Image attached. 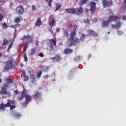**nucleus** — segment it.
Returning a JSON list of instances; mask_svg holds the SVG:
<instances>
[{"label": "nucleus", "mask_w": 126, "mask_h": 126, "mask_svg": "<svg viewBox=\"0 0 126 126\" xmlns=\"http://www.w3.org/2000/svg\"><path fill=\"white\" fill-rule=\"evenodd\" d=\"M76 36V31L74 30L70 34V37L67 40V44H69L68 47H72L74 46V43H79V39L74 37Z\"/></svg>", "instance_id": "obj_1"}, {"label": "nucleus", "mask_w": 126, "mask_h": 126, "mask_svg": "<svg viewBox=\"0 0 126 126\" xmlns=\"http://www.w3.org/2000/svg\"><path fill=\"white\" fill-rule=\"evenodd\" d=\"M4 81L6 83H4L2 85V90L0 91V94H7V88H8V84L10 83H13V80L10 78H7L4 80Z\"/></svg>", "instance_id": "obj_2"}, {"label": "nucleus", "mask_w": 126, "mask_h": 126, "mask_svg": "<svg viewBox=\"0 0 126 126\" xmlns=\"http://www.w3.org/2000/svg\"><path fill=\"white\" fill-rule=\"evenodd\" d=\"M4 65L5 70H10V69H12L14 67V64L12 60H8L5 62Z\"/></svg>", "instance_id": "obj_3"}, {"label": "nucleus", "mask_w": 126, "mask_h": 126, "mask_svg": "<svg viewBox=\"0 0 126 126\" xmlns=\"http://www.w3.org/2000/svg\"><path fill=\"white\" fill-rule=\"evenodd\" d=\"M57 45V40L56 39H50L49 40V51L50 52H54V46H56Z\"/></svg>", "instance_id": "obj_4"}, {"label": "nucleus", "mask_w": 126, "mask_h": 126, "mask_svg": "<svg viewBox=\"0 0 126 126\" xmlns=\"http://www.w3.org/2000/svg\"><path fill=\"white\" fill-rule=\"evenodd\" d=\"M91 8L90 9V11H91L92 14H94V12L96 11V3L94 1L90 2Z\"/></svg>", "instance_id": "obj_5"}, {"label": "nucleus", "mask_w": 126, "mask_h": 126, "mask_svg": "<svg viewBox=\"0 0 126 126\" xmlns=\"http://www.w3.org/2000/svg\"><path fill=\"white\" fill-rule=\"evenodd\" d=\"M16 11L19 15H22L24 13V8L22 6H18L16 8Z\"/></svg>", "instance_id": "obj_6"}, {"label": "nucleus", "mask_w": 126, "mask_h": 126, "mask_svg": "<svg viewBox=\"0 0 126 126\" xmlns=\"http://www.w3.org/2000/svg\"><path fill=\"white\" fill-rule=\"evenodd\" d=\"M87 32L88 34V35H90V36H92V37H98V33L95 32L94 31L92 30H88L87 31Z\"/></svg>", "instance_id": "obj_7"}, {"label": "nucleus", "mask_w": 126, "mask_h": 126, "mask_svg": "<svg viewBox=\"0 0 126 126\" xmlns=\"http://www.w3.org/2000/svg\"><path fill=\"white\" fill-rule=\"evenodd\" d=\"M112 4H113V1L112 0L109 1H107V0H102V5L104 7H109V6Z\"/></svg>", "instance_id": "obj_8"}, {"label": "nucleus", "mask_w": 126, "mask_h": 126, "mask_svg": "<svg viewBox=\"0 0 126 126\" xmlns=\"http://www.w3.org/2000/svg\"><path fill=\"white\" fill-rule=\"evenodd\" d=\"M41 96H42V94L41 93V92L36 91L34 92L33 99L34 100H38V99H40V98H41Z\"/></svg>", "instance_id": "obj_9"}, {"label": "nucleus", "mask_w": 126, "mask_h": 126, "mask_svg": "<svg viewBox=\"0 0 126 126\" xmlns=\"http://www.w3.org/2000/svg\"><path fill=\"white\" fill-rule=\"evenodd\" d=\"M118 19H121V17L118 16H112L109 17L108 20L109 22H112L113 21H117Z\"/></svg>", "instance_id": "obj_10"}, {"label": "nucleus", "mask_w": 126, "mask_h": 126, "mask_svg": "<svg viewBox=\"0 0 126 126\" xmlns=\"http://www.w3.org/2000/svg\"><path fill=\"white\" fill-rule=\"evenodd\" d=\"M10 104L7 102L5 104L3 103L0 104V110L1 111H5V108L10 106Z\"/></svg>", "instance_id": "obj_11"}, {"label": "nucleus", "mask_w": 126, "mask_h": 126, "mask_svg": "<svg viewBox=\"0 0 126 126\" xmlns=\"http://www.w3.org/2000/svg\"><path fill=\"white\" fill-rule=\"evenodd\" d=\"M26 94H27V90L24 89L21 94V96L19 97V101H22V100H23V98L26 96Z\"/></svg>", "instance_id": "obj_12"}, {"label": "nucleus", "mask_w": 126, "mask_h": 126, "mask_svg": "<svg viewBox=\"0 0 126 126\" xmlns=\"http://www.w3.org/2000/svg\"><path fill=\"white\" fill-rule=\"evenodd\" d=\"M25 39H27L28 40V39L30 40V43H31L32 44V43H33V38H32V37L29 35H24V36L23 37H22L21 40H22V41L25 40Z\"/></svg>", "instance_id": "obj_13"}, {"label": "nucleus", "mask_w": 126, "mask_h": 126, "mask_svg": "<svg viewBox=\"0 0 126 126\" xmlns=\"http://www.w3.org/2000/svg\"><path fill=\"white\" fill-rule=\"evenodd\" d=\"M7 103L10 104V106L8 107H10V110H12L13 109H15V106H14V105H11L14 104V101L8 99L7 100Z\"/></svg>", "instance_id": "obj_14"}, {"label": "nucleus", "mask_w": 126, "mask_h": 126, "mask_svg": "<svg viewBox=\"0 0 126 126\" xmlns=\"http://www.w3.org/2000/svg\"><path fill=\"white\" fill-rule=\"evenodd\" d=\"M65 12L66 13H71V14H74L75 13V9L74 8L66 9Z\"/></svg>", "instance_id": "obj_15"}, {"label": "nucleus", "mask_w": 126, "mask_h": 126, "mask_svg": "<svg viewBox=\"0 0 126 126\" xmlns=\"http://www.w3.org/2000/svg\"><path fill=\"white\" fill-rule=\"evenodd\" d=\"M110 22H109L108 20L107 21H103L102 23L101 26L104 28H107L108 26H109V24Z\"/></svg>", "instance_id": "obj_16"}, {"label": "nucleus", "mask_w": 126, "mask_h": 126, "mask_svg": "<svg viewBox=\"0 0 126 126\" xmlns=\"http://www.w3.org/2000/svg\"><path fill=\"white\" fill-rule=\"evenodd\" d=\"M25 97L26 101L28 102V103H29L30 102H31V101H32V96H31V95L26 94V95Z\"/></svg>", "instance_id": "obj_17"}, {"label": "nucleus", "mask_w": 126, "mask_h": 126, "mask_svg": "<svg viewBox=\"0 0 126 126\" xmlns=\"http://www.w3.org/2000/svg\"><path fill=\"white\" fill-rule=\"evenodd\" d=\"M83 11V8L82 7H79L77 10H75V13L77 15H79Z\"/></svg>", "instance_id": "obj_18"}, {"label": "nucleus", "mask_w": 126, "mask_h": 126, "mask_svg": "<svg viewBox=\"0 0 126 126\" xmlns=\"http://www.w3.org/2000/svg\"><path fill=\"white\" fill-rule=\"evenodd\" d=\"M73 51L72 49H69V48H66L64 51L63 53L65 54V55H67V54H71V53H72Z\"/></svg>", "instance_id": "obj_19"}, {"label": "nucleus", "mask_w": 126, "mask_h": 126, "mask_svg": "<svg viewBox=\"0 0 126 126\" xmlns=\"http://www.w3.org/2000/svg\"><path fill=\"white\" fill-rule=\"evenodd\" d=\"M35 25L36 26H40L42 25V22L41 21V19L40 18L37 19Z\"/></svg>", "instance_id": "obj_20"}, {"label": "nucleus", "mask_w": 126, "mask_h": 126, "mask_svg": "<svg viewBox=\"0 0 126 126\" xmlns=\"http://www.w3.org/2000/svg\"><path fill=\"white\" fill-rule=\"evenodd\" d=\"M22 20H23V18L22 17H17L14 19V21L16 23H19V22Z\"/></svg>", "instance_id": "obj_21"}, {"label": "nucleus", "mask_w": 126, "mask_h": 126, "mask_svg": "<svg viewBox=\"0 0 126 126\" xmlns=\"http://www.w3.org/2000/svg\"><path fill=\"white\" fill-rule=\"evenodd\" d=\"M87 1V0H80V1L79 2V5L80 6H82L83 4H85V3H86Z\"/></svg>", "instance_id": "obj_22"}, {"label": "nucleus", "mask_w": 126, "mask_h": 126, "mask_svg": "<svg viewBox=\"0 0 126 126\" xmlns=\"http://www.w3.org/2000/svg\"><path fill=\"white\" fill-rule=\"evenodd\" d=\"M63 37H66V38L68 37V31L67 30H63Z\"/></svg>", "instance_id": "obj_23"}, {"label": "nucleus", "mask_w": 126, "mask_h": 126, "mask_svg": "<svg viewBox=\"0 0 126 126\" xmlns=\"http://www.w3.org/2000/svg\"><path fill=\"white\" fill-rule=\"evenodd\" d=\"M61 57L60 55H57L55 57L51 58V60H56V61H59L61 60Z\"/></svg>", "instance_id": "obj_24"}, {"label": "nucleus", "mask_w": 126, "mask_h": 126, "mask_svg": "<svg viewBox=\"0 0 126 126\" xmlns=\"http://www.w3.org/2000/svg\"><path fill=\"white\" fill-rule=\"evenodd\" d=\"M35 53H36V49L35 48L31 49L30 54L31 56H33V55H34Z\"/></svg>", "instance_id": "obj_25"}, {"label": "nucleus", "mask_w": 126, "mask_h": 126, "mask_svg": "<svg viewBox=\"0 0 126 126\" xmlns=\"http://www.w3.org/2000/svg\"><path fill=\"white\" fill-rule=\"evenodd\" d=\"M49 68L50 67H49V66H44L42 67L43 71H45V72H47L49 70Z\"/></svg>", "instance_id": "obj_26"}, {"label": "nucleus", "mask_w": 126, "mask_h": 126, "mask_svg": "<svg viewBox=\"0 0 126 126\" xmlns=\"http://www.w3.org/2000/svg\"><path fill=\"white\" fill-rule=\"evenodd\" d=\"M55 22V19H52L49 25L50 27H53L54 25H56V24Z\"/></svg>", "instance_id": "obj_27"}, {"label": "nucleus", "mask_w": 126, "mask_h": 126, "mask_svg": "<svg viewBox=\"0 0 126 126\" xmlns=\"http://www.w3.org/2000/svg\"><path fill=\"white\" fill-rule=\"evenodd\" d=\"M85 37H86L85 34H83L82 35V36L80 37V39H79V42H80V41L81 42H83V41H84V40H85Z\"/></svg>", "instance_id": "obj_28"}, {"label": "nucleus", "mask_w": 126, "mask_h": 126, "mask_svg": "<svg viewBox=\"0 0 126 126\" xmlns=\"http://www.w3.org/2000/svg\"><path fill=\"white\" fill-rule=\"evenodd\" d=\"M7 44H8V40H7V39H6V38H4L3 40L2 45L6 46V45H7Z\"/></svg>", "instance_id": "obj_29"}, {"label": "nucleus", "mask_w": 126, "mask_h": 126, "mask_svg": "<svg viewBox=\"0 0 126 126\" xmlns=\"http://www.w3.org/2000/svg\"><path fill=\"white\" fill-rule=\"evenodd\" d=\"M28 47V43L27 42H26L25 44H24V46L23 47V51L25 52V51H26V50H27V48Z\"/></svg>", "instance_id": "obj_30"}, {"label": "nucleus", "mask_w": 126, "mask_h": 126, "mask_svg": "<svg viewBox=\"0 0 126 126\" xmlns=\"http://www.w3.org/2000/svg\"><path fill=\"white\" fill-rule=\"evenodd\" d=\"M116 25L117 28H121L122 27V22H118Z\"/></svg>", "instance_id": "obj_31"}, {"label": "nucleus", "mask_w": 126, "mask_h": 126, "mask_svg": "<svg viewBox=\"0 0 126 126\" xmlns=\"http://www.w3.org/2000/svg\"><path fill=\"white\" fill-rule=\"evenodd\" d=\"M2 27L3 29H6L7 28H8V25H7L5 23L2 24Z\"/></svg>", "instance_id": "obj_32"}, {"label": "nucleus", "mask_w": 126, "mask_h": 126, "mask_svg": "<svg viewBox=\"0 0 126 126\" xmlns=\"http://www.w3.org/2000/svg\"><path fill=\"white\" fill-rule=\"evenodd\" d=\"M42 73H43L42 71H39V72H38L37 75V76L38 78H40V77L42 75Z\"/></svg>", "instance_id": "obj_33"}, {"label": "nucleus", "mask_w": 126, "mask_h": 126, "mask_svg": "<svg viewBox=\"0 0 126 126\" xmlns=\"http://www.w3.org/2000/svg\"><path fill=\"white\" fill-rule=\"evenodd\" d=\"M27 105H28V102L27 101H25V102L22 103L23 107H26L27 106Z\"/></svg>", "instance_id": "obj_34"}, {"label": "nucleus", "mask_w": 126, "mask_h": 126, "mask_svg": "<svg viewBox=\"0 0 126 126\" xmlns=\"http://www.w3.org/2000/svg\"><path fill=\"white\" fill-rule=\"evenodd\" d=\"M117 34L118 35H119V36H121V35H123V34H124V32L122 31H119L118 30L117 32Z\"/></svg>", "instance_id": "obj_35"}, {"label": "nucleus", "mask_w": 126, "mask_h": 126, "mask_svg": "<svg viewBox=\"0 0 126 126\" xmlns=\"http://www.w3.org/2000/svg\"><path fill=\"white\" fill-rule=\"evenodd\" d=\"M13 45V42H11L10 45H9L7 51H9L11 48H12V46Z\"/></svg>", "instance_id": "obj_36"}, {"label": "nucleus", "mask_w": 126, "mask_h": 126, "mask_svg": "<svg viewBox=\"0 0 126 126\" xmlns=\"http://www.w3.org/2000/svg\"><path fill=\"white\" fill-rule=\"evenodd\" d=\"M23 77H24V81H27V80H28V79H29V77L28 76H26V75H25V76H23Z\"/></svg>", "instance_id": "obj_37"}, {"label": "nucleus", "mask_w": 126, "mask_h": 126, "mask_svg": "<svg viewBox=\"0 0 126 126\" xmlns=\"http://www.w3.org/2000/svg\"><path fill=\"white\" fill-rule=\"evenodd\" d=\"M14 116L16 118H17L18 119H19V118H20L21 117V115H20L19 114L16 113V114H14Z\"/></svg>", "instance_id": "obj_38"}, {"label": "nucleus", "mask_w": 126, "mask_h": 126, "mask_svg": "<svg viewBox=\"0 0 126 126\" xmlns=\"http://www.w3.org/2000/svg\"><path fill=\"white\" fill-rule=\"evenodd\" d=\"M61 7H62V5L61 4L57 5L56 6L55 11H57V10H59V9H60V8H61Z\"/></svg>", "instance_id": "obj_39"}, {"label": "nucleus", "mask_w": 126, "mask_h": 126, "mask_svg": "<svg viewBox=\"0 0 126 126\" xmlns=\"http://www.w3.org/2000/svg\"><path fill=\"white\" fill-rule=\"evenodd\" d=\"M80 60V56H76L75 59L74 60L76 62H77V61H79Z\"/></svg>", "instance_id": "obj_40"}, {"label": "nucleus", "mask_w": 126, "mask_h": 126, "mask_svg": "<svg viewBox=\"0 0 126 126\" xmlns=\"http://www.w3.org/2000/svg\"><path fill=\"white\" fill-rule=\"evenodd\" d=\"M24 58L25 59V62H27L28 61V59L27 58V56H26V54H24Z\"/></svg>", "instance_id": "obj_41"}, {"label": "nucleus", "mask_w": 126, "mask_h": 126, "mask_svg": "<svg viewBox=\"0 0 126 126\" xmlns=\"http://www.w3.org/2000/svg\"><path fill=\"white\" fill-rule=\"evenodd\" d=\"M52 1H53V0H50L48 1V4L49 6H52Z\"/></svg>", "instance_id": "obj_42"}, {"label": "nucleus", "mask_w": 126, "mask_h": 126, "mask_svg": "<svg viewBox=\"0 0 126 126\" xmlns=\"http://www.w3.org/2000/svg\"><path fill=\"white\" fill-rule=\"evenodd\" d=\"M3 18V15H2V14L0 13V21H1Z\"/></svg>", "instance_id": "obj_43"}, {"label": "nucleus", "mask_w": 126, "mask_h": 126, "mask_svg": "<svg viewBox=\"0 0 126 126\" xmlns=\"http://www.w3.org/2000/svg\"><path fill=\"white\" fill-rule=\"evenodd\" d=\"M32 10L33 11H35V10H36V6L35 5H32Z\"/></svg>", "instance_id": "obj_44"}, {"label": "nucleus", "mask_w": 126, "mask_h": 126, "mask_svg": "<svg viewBox=\"0 0 126 126\" xmlns=\"http://www.w3.org/2000/svg\"><path fill=\"white\" fill-rule=\"evenodd\" d=\"M39 57H40L41 58H43V57H44V55L43 54V53L40 52V53H39Z\"/></svg>", "instance_id": "obj_45"}, {"label": "nucleus", "mask_w": 126, "mask_h": 126, "mask_svg": "<svg viewBox=\"0 0 126 126\" xmlns=\"http://www.w3.org/2000/svg\"><path fill=\"white\" fill-rule=\"evenodd\" d=\"M49 75H44V76H43V78L44 79H48V78H49Z\"/></svg>", "instance_id": "obj_46"}, {"label": "nucleus", "mask_w": 126, "mask_h": 126, "mask_svg": "<svg viewBox=\"0 0 126 126\" xmlns=\"http://www.w3.org/2000/svg\"><path fill=\"white\" fill-rule=\"evenodd\" d=\"M112 28L113 29H117V28L116 25H112Z\"/></svg>", "instance_id": "obj_47"}, {"label": "nucleus", "mask_w": 126, "mask_h": 126, "mask_svg": "<svg viewBox=\"0 0 126 126\" xmlns=\"http://www.w3.org/2000/svg\"><path fill=\"white\" fill-rule=\"evenodd\" d=\"M85 23H89L90 20L88 19H87L84 20Z\"/></svg>", "instance_id": "obj_48"}, {"label": "nucleus", "mask_w": 126, "mask_h": 126, "mask_svg": "<svg viewBox=\"0 0 126 126\" xmlns=\"http://www.w3.org/2000/svg\"><path fill=\"white\" fill-rule=\"evenodd\" d=\"M3 3H4V1H3V0L0 1V5H2Z\"/></svg>", "instance_id": "obj_49"}, {"label": "nucleus", "mask_w": 126, "mask_h": 126, "mask_svg": "<svg viewBox=\"0 0 126 126\" xmlns=\"http://www.w3.org/2000/svg\"><path fill=\"white\" fill-rule=\"evenodd\" d=\"M67 26L68 27H70V28H71V27H72V25H71V24H68L67 25Z\"/></svg>", "instance_id": "obj_50"}, {"label": "nucleus", "mask_w": 126, "mask_h": 126, "mask_svg": "<svg viewBox=\"0 0 126 126\" xmlns=\"http://www.w3.org/2000/svg\"><path fill=\"white\" fill-rule=\"evenodd\" d=\"M122 19L123 20H126V16H123Z\"/></svg>", "instance_id": "obj_51"}, {"label": "nucleus", "mask_w": 126, "mask_h": 126, "mask_svg": "<svg viewBox=\"0 0 126 126\" xmlns=\"http://www.w3.org/2000/svg\"><path fill=\"white\" fill-rule=\"evenodd\" d=\"M15 26L16 28V27H19L20 26V24H17L15 25Z\"/></svg>", "instance_id": "obj_52"}, {"label": "nucleus", "mask_w": 126, "mask_h": 126, "mask_svg": "<svg viewBox=\"0 0 126 126\" xmlns=\"http://www.w3.org/2000/svg\"><path fill=\"white\" fill-rule=\"evenodd\" d=\"M22 73H23V76H25L26 74V73H25V71L24 70L22 71Z\"/></svg>", "instance_id": "obj_53"}, {"label": "nucleus", "mask_w": 126, "mask_h": 126, "mask_svg": "<svg viewBox=\"0 0 126 126\" xmlns=\"http://www.w3.org/2000/svg\"><path fill=\"white\" fill-rule=\"evenodd\" d=\"M14 92L16 95H18V91L17 90H15Z\"/></svg>", "instance_id": "obj_54"}, {"label": "nucleus", "mask_w": 126, "mask_h": 126, "mask_svg": "<svg viewBox=\"0 0 126 126\" xmlns=\"http://www.w3.org/2000/svg\"><path fill=\"white\" fill-rule=\"evenodd\" d=\"M35 45H36V46H38L39 45V43L38 42V41H35Z\"/></svg>", "instance_id": "obj_55"}, {"label": "nucleus", "mask_w": 126, "mask_h": 126, "mask_svg": "<svg viewBox=\"0 0 126 126\" xmlns=\"http://www.w3.org/2000/svg\"><path fill=\"white\" fill-rule=\"evenodd\" d=\"M10 27H11L12 28H14V29H16L15 25L11 26Z\"/></svg>", "instance_id": "obj_56"}, {"label": "nucleus", "mask_w": 126, "mask_h": 126, "mask_svg": "<svg viewBox=\"0 0 126 126\" xmlns=\"http://www.w3.org/2000/svg\"><path fill=\"white\" fill-rule=\"evenodd\" d=\"M49 31H50V32H51V33H53V29H50Z\"/></svg>", "instance_id": "obj_57"}, {"label": "nucleus", "mask_w": 126, "mask_h": 126, "mask_svg": "<svg viewBox=\"0 0 126 126\" xmlns=\"http://www.w3.org/2000/svg\"><path fill=\"white\" fill-rule=\"evenodd\" d=\"M124 8L126 10V4L124 5Z\"/></svg>", "instance_id": "obj_58"}, {"label": "nucleus", "mask_w": 126, "mask_h": 126, "mask_svg": "<svg viewBox=\"0 0 126 126\" xmlns=\"http://www.w3.org/2000/svg\"><path fill=\"white\" fill-rule=\"evenodd\" d=\"M60 28H57V31H58V32H60Z\"/></svg>", "instance_id": "obj_59"}, {"label": "nucleus", "mask_w": 126, "mask_h": 126, "mask_svg": "<svg viewBox=\"0 0 126 126\" xmlns=\"http://www.w3.org/2000/svg\"><path fill=\"white\" fill-rule=\"evenodd\" d=\"M1 82H2V80H1V79L0 78V83H1Z\"/></svg>", "instance_id": "obj_60"}, {"label": "nucleus", "mask_w": 126, "mask_h": 126, "mask_svg": "<svg viewBox=\"0 0 126 126\" xmlns=\"http://www.w3.org/2000/svg\"><path fill=\"white\" fill-rule=\"evenodd\" d=\"M1 56H2V54H1V53H0V57H1Z\"/></svg>", "instance_id": "obj_61"}, {"label": "nucleus", "mask_w": 126, "mask_h": 126, "mask_svg": "<svg viewBox=\"0 0 126 126\" xmlns=\"http://www.w3.org/2000/svg\"><path fill=\"white\" fill-rule=\"evenodd\" d=\"M124 3H126V0H125Z\"/></svg>", "instance_id": "obj_62"}, {"label": "nucleus", "mask_w": 126, "mask_h": 126, "mask_svg": "<svg viewBox=\"0 0 126 126\" xmlns=\"http://www.w3.org/2000/svg\"><path fill=\"white\" fill-rule=\"evenodd\" d=\"M108 34H110V32H108Z\"/></svg>", "instance_id": "obj_63"}, {"label": "nucleus", "mask_w": 126, "mask_h": 126, "mask_svg": "<svg viewBox=\"0 0 126 126\" xmlns=\"http://www.w3.org/2000/svg\"><path fill=\"white\" fill-rule=\"evenodd\" d=\"M46 0V1H49V0Z\"/></svg>", "instance_id": "obj_64"}]
</instances>
